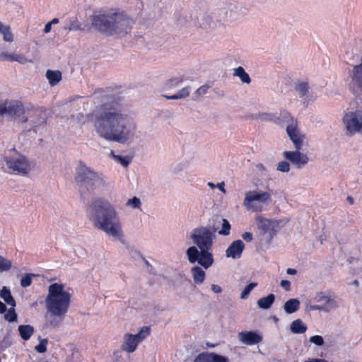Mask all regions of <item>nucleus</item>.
Segmentation results:
<instances>
[{"label": "nucleus", "instance_id": "1", "mask_svg": "<svg viewBox=\"0 0 362 362\" xmlns=\"http://www.w3.org/2000/svg\"><path fill=\"white\" fill-rule=\"evenodd\" d=\"M112 90L111 88H106L94 92L103 103L96 110L94 127L101 137L124 144L129 135V118L124 113L119 98L111 93Z\"/></svg>", "mask_w": 362, "mask_h": 362}, {"label": "nucleus", "instance_id": "2", "mask_svg": "<svg viewBox=\"0 0 362 362\" xmlns=\"http://www.w3.org/2000/svg\"><path fill=\"white\" fill-rule=\"evenodd\" d=\"M86 213L95 228L114 238L121 239L123 237L120 219L115 209L107 200L95 199L88 205Z\"/></svg>", "mask_w": 362, "mask_h": 362}, {"label": "nucleus", "instance_id": "3", "mask_svg": "<svg viewBox=\"0 0 362 362\" xmlns=\"http://www.w3.org/2000/svg\"><path fill=\"white\" fill-rule=\"evenodd\" d=\"M191 238L200 251L195 246L189 247L186 251L189 262L192 264L197 262L204 269H208L214 263L213 255L210 252L213 246V233L206 227H199L193 230Z\"/></svg>", "mask_w": 362, "mask_h": 362}, {"label": "nucleus", "instance_id": "4", "mask_svg": "<svg viewBox=\"0 0 362 362\" xmlns=\"http://www.w3.org/2000/svg\"><path fill=\"white\" fill-rule=\"evenodd\" d=\"M45 303L47 310L52 315L62 318L69 310L71 294L64 291V284H52L48 288Z\"/></svg>", "mask_w": 362, "mask_h": 362}, {"label": "nucleus", "instance_id": "5", "mask_svg": "<svg viewBox=\"0 0 362 362\" xmlns=\"http://www.w3.org/2000/svg\"><path fill=\"white\" fill-rule=\"evenodd\" d=\"M75 180L77 182L81 194L86 191L93 192L98 186L104 185L103 178L90 168L80 162L76 170Z\"/></svg>", "mask_w": 362, "mask_h": 362}, {"label": "nucleus", "instance_id": "6", "mask_svg": "<svg viewBox=\"0 0 362 362\" xmlns=\"http://www.w3.org/2000/svg\"><path fill=\"white\" fill-rule=\"evenodd\" d=\"M4 161L6 168L5 172L18 175H27L30 170V165L26 157L19 153L15 148L5 153Z\"/></svg>", "mask_w": 362, "mask_h": 362}, {"label": "nucleus", "instance_id": "7", "mask_svg": "<svg viewBox=\"0 0 362 362\" xmlns=\"http://www.w3.org/2000/svg\"><path fill=\"white\" fill-rule=\"evenodd\" d=\"M114 13L105 11L90 16L92 26L101 33L112 36L114 31L112 29L115 21Z\"/></svg>", "mask_w": 362, "mask_h": 362}, {"label": "nucleus", "instance_id": "8", "mask_svg": "<svg viewBox=\"0 0 362 362\" xmlns=\"http://www.w3.org/2000/svg\"><path fill=\"white\" fill-rule=\"evenodd\" d=\"M256 221L260 234L265 238L267 243H270L276 235L279 222L276 220L266 218L261 216L256 218Z\"/></svg>", "mask_w": 362, "mask_h": 362}, {"label": "nucleus", "instance_id": "9", "mask_svg": "<svg viewBox=\"0 0 362 362\" xmlns=\"http://www.w3.org/2000/svg\"><path fill=\"white\" fill-rule=\"evenodd\" d=\"M151 333V329L148 326L141 327L136 334H125L124 341L121 346L122 350L128 353L134 352L138 344L146 339Z\"/></svg>", "mask_w": 362, "mask_h": 362}, {"label": "nucleus", "instance_id": "10", "mask_svg": "<svg viewBox=\"0 0 362 362\" xmlns=\"http://www.w3.org/2000/svg\"><path fill=\"white\" fill-rule=\"evenodd\" d=\"M335 293L331 291H319L315 294L313 300L317 303H323L322 305H311L310 308L313 310L329 311L337 308Z\"/></svg>", "mask_w": 362, "mask_h": 362}, {"label": "nucleus", "instance_id": "11", "mask_svg": "<svg viewBox=\"0 0 362 362\" xmlns=\"http://www.w3.org/2000/svg\"><path fill=\"white\" fill-rule=\"evenodd\" d=\"M258 201L262 203L270 202L272 201L271 194L267 192H258L257 191H250L246 193L244 199V205L248 209H252L255 211H261L262 206H257L253 204V202Z\"/></svg>", "mask_w": 362, "mask_h": 362}, {"label": "nucleus", "instance_id": "12", "mask_svg": "<svg viewBox=\"0 0 362 362\" xmlns=\"http://www.w3.org/2000/svg\"><path fill=\"white\" fill-rule=\"evenodd\" d=\"M115 21L113 23L112 35L116 34H127L132 30L133 21L123 13H114Z\"/></svg>", "mask_w": 362, "mask_h": 362}, {"label": "nucleus", "instance_id": "13", "mask_svg": "<svg viewBox=\"0 0 362 362\" xmlns=\"http://www.w3.org/2000/svg\"><path fill=\"white\" fill-rule=\"evenodd\" d=\"M343 122L351 135L359 132L362 129V116L357 111L346 113L344 116Z\"/></svg>", "mask_w": 362, "mask_h": 362}, {"label": "nucleus", "instance_id": "14", "mask_svg": "<svg viewBox=\"0 0 362 362\" xmlns=\"http://www.w3.org/2000/svg\"><path fill=\"white\" fill-rule=\"evenodd\" d=\"M24 113L25 108L21 101L14 100L8 105H7L6 102L0 103V116L6 114L16 119Z\"/></svg>", "mask_w": 362, "mask_h": 362}, {"label": "nucleus", "instance_id": "15", "mask_svg": "<svg viewBox=\"0 0 362 362\" xmlns=\"http://www.w3.org/2000/svg\"><path fill=\"white\" fill-rule=\"evenodd\" d=\"M286 132L291 140L293 141L296 150H301L303 146V136H302L297 129L296 121L292 119L291 123L286 127Z\"/></svg>", "mask_w": 362, "mask_h": 362}, {"label": "nucleus", "instance_id": "16", "mask_svg": "<svg viewBox=\"0 0 362 362\" xmlns=\"http://www.w3.org/2000/svg\"><path fill=\"white\" fill-rule=\"evenodd\" d=\"M284 156L299 168L307 164L309 160L307 155L300 153V151L298 150L296 151H285Z\"/></svg>", "mask_w": 362, "mask_h": 362}, {"label": "nucleus", "instance_id": "17", "mask_svg": "<svg viewBox=\"0 0 362 362\" xmlns=\"http://www.w3.org/2000/svg\"><path fill=\"white\" fill-rule=\"evenodd\" d=\"M240 340L247 345H255L262 341V337L256 332L243 331L238 334Z\"/></svg>", "mask_w": 362, "mask_h": 362}, {"label": "nucleus", "instance_id": "18", "mask_svg": "<svg viewBox=\"0 0 362 362\" xmlns=\"http://www.w3.org/2000/svg\"><path fill=\"white\" fill-rule=\"evenodd\" d=\"M244 247L245 245L242 240H235L227 248L226 251V256L233 259L239 258L243 253Z\"/></svg>", "mask_w": 362, "mask_h": 362}, {"label": "nucleus", "instance_id": "19", "mask_svg": "<svg viewBox=\"0 0 362 362\" xmlns=\"http://www.w3.org/2000/svg\"><path fill=\"white\" fill-rule=\"evenodd\" d=\"M193 280L197 284H202L206 277L205 272L199 267H194L191 269Z\"/></svg>", "mask_w": 362, "mask_h": 362}, {"label": "nucleus", "instance_id": "20", "mask_svg": "<svg viewBox=\"0 0 362 362\" xmlns=\"http://www.w3.org/2000/svg\"><path fill=\"white\" fill-rule=\"evenodd\" d=\"M46 77L50 86H54L62 80V73L58 70L52 71L48 69L46 72Z\"/></svg>", "mask_w": 362, "mask_h": 362}, {"label": "nucleus", "instance_id": "21", "mask_svg": "<svg viewBox=\"0 0 362 362\" xmlns=\"http://www.w3.org/2000/svg\"><path fill=\"white\" fill-rule=\"evenodd\" d=\"M284 308L286 313H293L299 309L300 301L296 298H291L284 303Z\"/></svg>", "mask_w": 362, "mask_h": 362}, {"label": "nucleus", "instance_id": "22", "mask_svg": "<svg viewBox=\"0 0 362 362\" xmlns=\"http://www.w3.org/2000/svg\"><path fill=\"white\" fill-rule=\"evenodd\" d=\"M274 300L275 296L273 293H271L266 297L259 298L257 300V305L259 308L267 310L272 306L274 302Z\"/></svg>", "mask_w": 362, "mask_h": 362}, {"label": "nucleus", "instance_id": "23", "mask_svg": "<svg viewBox=\"0 0 362 362\" xmlns=\"http://www.w3.org/2000/svg\"><path fill=\"white\" fill-rule=\"evenodd\" d=\"M291 331L294 334H303L307 330V326L300 319L292 322L290 326Z\"/></svg>", "mask_w": 362, "mask_h": 362}, {"label": "nucleus", "instance_id": "24", "mask_svg": "<svg viewBox=\"0 0 362 362\" xmlns=\"http://www.w3.org/2000/svg\"><path fill=\"white\" fill-rule=\"evenodd\" d=\"M191 88L189 86H186L182 88L177 94L168 95H162V97L168 99V100H177L185 98L189 95Z\"/></svg>", "mask_w": 362, "mask_h": 362}, {"label": "nucleus", "instance_id": "25", "mask_svg": "<svg viewBox=\"0 0 362 362\" xmlns=\"http://www.w3.org/2000/svg\"><path fill=\"white\" fill-rule=\"evenodd\" d=\"M18 331L21 335V337L23 340H28L34 332V329L32 326L29 325H20L18 327Z\"/></svg>", "mask_w": 362, "mask_h": 362}, {"label": "nucleus", "instance_id": "26", "mask_svg": "<svg viewBox=\"0 0 362 362\" xmlns=\"http://www.w3.org/2000/svg\"><path fill=\"white\" fill-rule=\"evenodd\" d=\"M1 297L4 300V301L9 305L12 307L16 306V301L14 298H13L10 290L6 287L4 286L1 291Z\"/></svg>", "mask_w": 362, "mask_h": 362}, {"label": "nucleus", "instance_id": "27", "mask_svg": "<svg viewBox=\"0 0 362 362\" xmlns=\"http://www.w3.org/2000/svg\"><path fill=\"white\" fill-rule=\"evenodd\" d=\"M234 74L238 76L243 83H250L251 81L250 76L245 72V69L242 66H239L235 69Z\"/></svg>", "mask_w": 362, "mask_h": 362}, {"label": "nucleus", "instance_id": "28", "mask_svg": "<svg viewBox=\"0 0 362 362\" xmlns=\"http://www.w3.org/2000/svg\"><path fill=\"white\" fill-rule=\"evenodd\" d=\"M34 115L37 117L36 120L33 121L36 127L46 123V115L43 110L35 109Z\"/></svg>", "mask_w": 362, "mask_h": 362}, {"label": "nucleus", "instance_id": "29", "mask_svg": "<svg viewBox=\"0 0 362 362\" xmlns=\"http://www.w3.org/2000/svg\"><path fill=\"white\" fill-rule=\"evenodd\" d=\"M66 29L69 31L85 30V28L81 27V24L76 17L69 21V25Z\"/></svg>", "mask_w": 362, "mask_h": 362}, {"label": "nucleus", "instance_id": "30", "mask_svg": "<svg viewBox=\"0 0 362 362\" xmlns=\"http://www.w3.org/2000/svg\"><path fill=\"white\" fill-rule=\"evenodd\" d=\"M11 267V261L0 255V272L8 271Z\"/></svg>", "mask_w": 362, "mask_h": 362}, {"label": "nucleus", "instance_id": "31", "mask_svg": "<svg viewBox=\"0 0 362 362\" xmlns=\"http://www.w3.org/2000/svg\"><path fill=\"white\" fill-rule=\"evenodd\" d=\"M183 81H184V78H182V77L173 78L168 80L165 82V85L167 88L171 89V88L177 87L180 83H182Z\"/></svg>", "mask_w": 362, "mask_h": 362}, {"label": "nucleus", "instance_id": "32", "mask_svg": "<svg viewBox=\"0 0 362 362\" xmlns=\"http://www.w3.org/2000/svg\"><path fill=\"white\" fill-rule=\"evenodd\" d=\"M194 362H211V353L203 352L198 354Z\"/></svg>", "mask_w": 362, "mask_h": 362}, {"label": "nucleus", "instance_id": "33", "mask_svg": "<svg viewBox=\"0 0 362 362\" xmlns=\"http://www.w3.org/2000/svg\"><path fill=\"white\" fill-rule=\"evenodd\" d=\"M308 83L306 82H300L296 86V90L299 92L301 98L304 97L308 91Z\"/></svg>", "mask_w": 362, "mask_h": 362}, {"label": "nucleus", "instance_id": "34", "mask_svg": "<svg viewBox=\"0 0 362 362\" xmlns=\"http://www.w3.org/2000/svg\"><path fill=\"white\" fill-rule=\"evenodd\" d=\"M1 33L5 41L11 42L13 40V36L9 26H4Z\"/></svg>", "mask_w": 362, "mask_h": 362}, {"label": "nucleus", "instance_id": "35", "mask_svg": "<svg viewBox=\"0 0 362 362\" xmlns=\"http://www.w3.org/2000/svg\"><path fill=\"white\" fill-rule=\"evenodd\" d=\"M230 224L227 219L223 218L222 228L218 231L220 235H228L230 234Z\"/></svg>", "mask_w": 362, "mask_h": 362}, {"label": "nucleus", "instance_id": "36", "mask_svg": "<svg viewBox=\"0 0 362 362\" xmlns=\"http://www.w3.org/2000/svg\"><path fill=\"white\" fill-rule=\"evenodd\" d=\"M257 286V283H255V282L250 283L248 285H247L245 286V288H244V290L243 291V292L241 293L240 298L242 299L246 298L248 296V295L250 294V293L251 292V291L254 288H255Z\"/></svg>", "mask_w": 362, "mask_h": 362}, {"label": "nucleus", "instance_id": "37", "mask_svg": "<svg viewBox=\"0 0 362 362\" xmlns=\"http://www.w3.org/2000/svg\"><path fill=\"white\" fill-rule=\"evenodd\" d=\"M4 318L6 320L10 322H14L17 320V315L13 307L10 308L7 313L5 314Z\"/></svg>", "mask_w": 362, "mask_h": 362}, {"label": "nucleus", "instance_id": "38", "mask_svg": "<svg viewBox=\"0 0 362 362\" xmlns=\"http://www.w3.org/2000/svg\"><path fill=\"white\" fill-rule=\"evenodd\" d=\"M34 274H26L24 276L22 277L21 280V285L22 287H28L32 284V276Z\"/></svg>", "mask_w": 362, "mask_h": 362}, {"label": "nucleus", "instance_id": "39", "mask_svg": "<svg viewBox=\"0 0 362 362\" xmlns=\"http://www.w3.org/2000/svg\"><path fill=\"white\" fill-rule=\"evenodd\" d=\"M48 341L47 339H42L40 341L39 344L35 346V350L40 354L45 353L47 351V345Z\"/></svg>", "mask_w": 362, "mask_h": 362}, {"label": "nucleus", "instance_id": "40", "mask_svg": "<svg viewBox=\"0 0 362 362\" xmlns=\"http://www.w3.org/2000/svg\"><path fill=\"white\" fill-rule=\"evenodd\" d=\"M110 154L116 160L119 162L124 167H127L130 162V160L127 158L122 157V156L115 155L113 151H111Z\"/></svg>", "mask_w": 362, "mask_h": 362}, {"label": "nucleus", "instance_id": "41", "mask_svg": "<svg viewBox=\"0 0 362 362\" xmlns=\"http://www.w3.org/2000/svg\"><path fill=\"white\" fill-rule=\"evenodd\" d=\"M277 170L281 172H288L290 170V164L287 161H281L277 165Z\"/></svg>", "mask_w": 362, "mask_h": 362}, {"label": "nucleus", "instance_id": "42", "mask_svg": "<svg viewBox=\"0 0 362 362\" xmlns=\"http://www.w3.org/2000/svg\"><path fill=\"white\" fill-rule=\"evenodd\" d=\"M14 62H17L21 64H24L27 62H32V60H28L24 54H14Z\"/></svg>", "mask_w": 362, "mask_h": 362}, {"label": "nucleus", "instance_id": "43", "mask_svg": "<svg viewBox=\"0 0 362 362\" xmlns=\"http://www.w3.org/2000/svg\"><path fill=\"white\" fill-rule=\"evenodd\" d=\"M310 341L317 346H322L324 344V339L320 335H314L310 338Z\"/></svg>", "mask_w": 362, "mask_h": 362}, {"label": "nucleus", "instance_id": "44", "mask_svg": "<svg viewBox=\"0 0 362 362\" xmlns=\"http://www.w3.org/2000/svg\"><path fill=\"white\" fill-rule=\"evenodd\" d=\"M14 54L3 52L0 54V61L14 62Z\"/></svg>", "mask_w": 362, "mask_h": 362}, {"label": "nucleus", "instance_id": "45", "mask_svg": "<svg viewBox=\"0 0 362 362\" xmlns=\"http://www.w3.org/2000/svg\"><path fill=\"white\" fill-rule=\"evenodd\" d=\"M127 205L131 206L134 209L139 208L141 206L140 199L136 197L130 199L127 202Z\"/></svg>", "mask_w": 362, "mask_h": 362}, {"label": "nucleus", "instance_id": "46", "mask_svg": "<svg viewBox=\"0 0 362 362\" xmlns=\"http://www.w3.org/2000/svg\"><path fill=\"white\" fill-rule=\"evenodd\" d=\"M211 362H228L226 357L220 356L216 353H211Z\"/></svg>", "mask_w": 362, "mask_h": 362}, {"label": "nucleus", "instance_id": "47", "mask_svg": "<svg viewBox=\"0 0 362 362\" xmlns=\"http://www.w3.org/2000/svg\"><path fill=\"white\" fill-rule=\"evenodd\" d=\"M209 87L208 85H203L196 90L195 93L198 95L206 94Z\"/></svg>", "mask_w": 362, "mask_h": 362}, {"label": "nucleus", "instance_id": "48", "mask_svg": "<svg viewBox=\"0 0 362 362\" xmlns=\"http://www.w3.org/2000/svg\"><path fill=\"white\" fill-rule=\"evenodd\" d=\"M281 286L284 288L286 291L291 290V283L288 280H282L280 284Z\"/></svg>", "mask_w": 362, "mask_h": 362}, {"label": "nucleus", "instance_id": "49", "mask_svg": "<svg viewBox=\"0 0 362 362\" xmlns=\"http://www.w3.org/2000/svg\"><path fill=\"white\" fill-rule=\"evenodd\" d=\"M242 238L245 240L246 242H251L253 239L252 233L250 232H245L242 235Z\"/></svg>", "mask_w": 362, "mask_h": 362}, {"label": "nucleus", "instance_id": "50", "mask_svg": "<svg viewBox=\"0 0 362 362\" xmlns=\"http://www.w3.org/2000/svg\"><path fill=\"white\" fill-rule=\"evenodd\" d=\"M211 290L216 293H219L222 291V288H221V286L216 284L211 285Z\"/></svg>", "mask_w": 362, "mask_h": 362}, {"label": "nucleus", "instance_id": "51", "mask_svg": "<svg viewBox=\"0 0 362 362\" xmlns=\"http://www.w3.org/2000/svg\"><path fill=\"white\" fill-rule=\"evenodd\" d=\"M6 311V306L0 300V313H4Z\"/></svg>", "mask_w": 362, "mask_h": 362}, {"label": "nucleus", "instance_id": "52", "mask_svg": "<svg viewBox=\"0 0 362 362\" xmlns=\"http://www.w3.org/2000/svg\"><path fill=\"white\" fill-rule=\"evenodd\" d=\"M51 27H52V25L51 23H47L45 26V28H44V32L45 33H48L51 31Z\"/></svg>", "mask_w": 362, "mask_h": 362}, {"label": "nucleus", "instance_id": "53", "mask_svg": "<svg viewBox=\"0 0 362 362\" xmlns=\"http://www.w3.org/2000/svg\"><path fill=\"white\" fill-rule=\"evenodd\" d=\"M307 362H328L325 359L322 358H311L308 360Z\"/></svg>", "mask_w": 362, "mask_h": 362}, {"label": "nucleus", "instance_id": "54", "mask_svg": "<svg viewBox=\"0 0 362 362\" xmlns=\"http://www.w3.org/2000/svg\"><path fill=\"white\" fill-rule=\"evenodd\" d=\"M287 274H291V275H294L297 273V271L296 269H293V268H288L286 271Z\"/></svg>", "mask_w": 362, "mask_h": 362}, {"label": "nucleus", "instance_id": "55", "mask_svg": "<svg viewBox=\"0 0 362 362\" xmlns=\"http://www.w3.org/2000/svg\"><path fill=\"white\" fill-rule=\"evenodd\" d=\"M346 200L351 205H353L354 204V199L351 196H348L346 197Z\"/></svg>", "mask_w": 362, "mask_h": 362}, {"label": "nucleus", "instance_id": "56", "mask_svg": "<svg viewBox=\"0 0 362 362\" xmlns=\"http://www.w3.org/2000/svg\"><path fill=\"white\" fill-rule=\"evenodd\" d=\"M218 189L223 192H226V190H225V188H224V184L222 182L221 184H218Z\"/></svg>", "mask_w": 362, "mask_h": 362}, {"label": "nucleus", "instance_id": "57", "mask_svg": "<svg viewBox=\"0 0 362 362\" xmlns=\"http://www.w3.org/2000/svg\"><path fill=\"white\" fill-rule=\"evenodd\" d=\"M49 23H51V25L52 24H57L59 23V19L57 18H53L50 22H49Z\"/></svg>", "mask_w": 362, "mask_h": 362}, {"label": "nucleus", "instance_id": "58", "mask_svg": "<svg viewBox=\"0 0 362 362\" xmlns=\"http://www.w3.org/2000/svg\"><path fill=\"white\" fill-rule=\"evenodd\" d=\"M49 325L52 326V327H57L58 325V324L57 322H54L51 321L49 322Z\"/></svg>", "mask_w": 362, "mask_h": 362}, {"label": "nucleus", "instance_id": "59", "mask_svg": "<svg viewBox=\"0 0 362 362\" xmlns=\"http://www.w3.org/2000/svg\"><path fill=\"white\" fill-rule=\"evenodd\" d=\"M28 120V117H23V119H22V120H21V122H22V123H25V122H26Z\"/></svg>", "mask_w": 362, "mask_h": 362}, {"label": "nucleus", "instance_id": "60", "mask_svg": "<svg viewBox=\"0 0 362 362\" xmlns=\"http://www.w3.org/2000/svg\"><path fill=\"white\" fill-rule=\"evenodd\" d=\"M281 115H282L283 117H286L287 116H289V114L288 112H284Z\"/></svg>", "mask_w": 362, "mask_h": 362}, {"label": "nucleus", "instance_id": "61", "mask_svg": "<svg viewBox=\"0 0 362 362\" xmlns=\"http://www.w3.org/2000/svg\"><path fill=\"white\" fill-rule=\"evenodd\" d=\"M4 25L3 24L1 23V22L0 21V32L1 33L2 32V28H3Z\"/></svg>", "mask_w": 362, "mask_h": 362}, {"label": "nucleus", "instance_id": "62", "mask_svg": "<svg viewBox=\"0 0 362 362\" xmlns=\"http://www.w3.org/2000/svg\"><path fill=\"white\" fill-rule=\"evenodd\" d=\"M210 187H211L212 188L214 187V185L212 183V182H209L208 184Z\"/></svg>", "mask_w": 362, "mask_h": 362}, {"label": "nucleus", "instance_id": "63", "mask_svg": "<svg viewBox=\"0 0 362 362\" xmlns=\"http://www.w3.org/2000/svg\"><path fill=\"white\" fill-rule=\"evenodd\" d=\"M144 262L147 266L150 265L149 262L147 260L144 259Z\"/></svg>", "mask_w": 362, "mask_h": 362}]
</instances>
